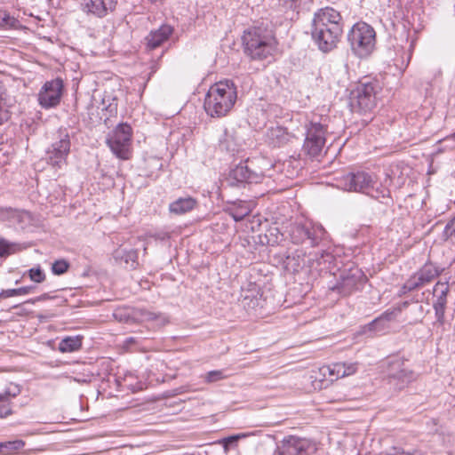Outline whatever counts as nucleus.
Here are the masks:
<instances>
[{
	"instance_id": "29",
	"label": "nucleus",
	"mask_w": 455,
	"mask_h": 455,
	"mask_svg": "<svg viewBox=\"0 0 455 455\" xmlns=\"http://www.w3.org/2000/svg\"><path fill=\"white\" fill-rule=\"evenodd\" d=\"M341 365L337 363H333L328 365H323L319 369L320 375L331 381L340 379V369Z\"/></svg>"
},
{
	"instance_id": "34",
	"label": "nucleus",
	"mask_w": 455,
	"mask_h": 455,
	"mask_svg": "<svg viewBox=\"0 0 455 455\" xmlns=\"http://www.w3.org/2000/svg\"><path fill=\"white\" fill-rule=\"evenodd\" d=\"M342 366L340 369V379L355 374L358 370L357 362H339Z\"/></svg>"
},
{
	"instance_id": "4",
	"label": "nucleus",
	"mask_w": 455,
	"mask_h": 455,
	"mask_svg": "<svg viewBox=\"0 0 455 455\" xmlns=\"http://www.w3.org/2000/svg\"><path fill=\"white\" fill-rule=\"evenodd\" d=\"M354 52L360 58L368 56L374 49L376 33L371 26L365 22H357L347 35Z\"/></svg>"
},
{
	"instance_id": "38",
	"label": "nucleus",
	"mask_w": 455,
	"mask_h": 455,
	"mask_svg": "<svg viewBox=\"0 0 455 455\" xmlns=\"http://www.w3.org/2000/svg\"><path fill=\"white\" fill-rule=\"evenodd\" d=\"M15 245V243H10L4 238H0V258L10 255Z\"/></svg>"
},
{
	"instance_id": "26",
	"label": "nucleus",
	"mask_w": 455,
	"mask_h": 455,
	"mask_svg": "<svg viewBox=\"0 0 455 455\" xmlns=\"http://www.w3.org/2000/svg\"><path fill=\"white\" fill-rule=\"evenodd\" d=\"M290 235L294 243H302L306 242L307 235H308L307 220L292 225Z\"/></svg>"
},
{
	"instance_id": "5",
	"label": "nucleus",
	"mask_w": 455,
	"mask_h": 455,
	"mask_svg": "<svg viewBox=\"0 0 455 455\" xmlns=\"http://www.w3.org/2000/svg\"><path fill=\"white\" fill-rule=\"evenodd\" d=\"M386 380L390 388L401 391L415 380V373L405 366V362L399 357L389 358L384 371Z\"/></svg>"
},
{
	"instance_id": "17",
	"label": "nucleus",
	"mask_w": 455,
	"mask_h": 455,
	"mask_svg": "<svg viewBox=\"0 0 455 455\" xmlns=\"http://www.w3.org/2000/svg\"><path fill=\"white\" fill-rule=\"evenodd\" d=\"M331 25H342L340 13L331 7H324L315 12L311 28L329 27Z\"/></svg>"
},
{
	"instance_id": "12",
	"label": "nucleus",
	"mask_w": 455,
	"mask_h": 455,
	"mask_svg": "<svg viewBox=\"0 0 455 455\" xmlns=\"http://www.w3.org/2000/svg\"><path fill=\"white\" fill-rule=\"evenodd\" d=\"M64 84L60 78L45 82L38 94V104L44 109L57 107L60 103L63 94Z\"/></svg>"
},
{
	"instance_id": "16",
	"label": "nucleus",
	"mask_w": 455,
	"mask_h": 455,
	"mask_svg": "<svg viewBox=\"0 0 455 455\" xmlns=\"http://www.w3.org/2000/svg\"><path fill=\"white\" fill-rule=\"evenodd\" d=\"M117 4V0H82L83 11L97 18H103L112 12Z\"/></svg>"
},
{
	"instance_id": "54",
	"label": "nucleus",
	"mask_w": 455,
	"mask_h": 455,
	"mask_svg": "<svg viewBox=\"0 0 455 455\" xmlns=\"http://www.w3.org/2000/svg\"><path fill=\"white\" fill-rule=\"evenodd\" d=\"M220 145L224 146V141L222 140H220Z\"/></svg>"
},
{
	"instance_id": "11",
	"label": "nucleus",
	"mask_w": 455,
	"mask_h": 455,
	"mask_svg": "<svg viewBox=\"0 0 455 455\" xmlns=\"http://www.w3.org/2000/svg\"><path fill=\"white\" fill-rule=\"evenodd\" d=\"M316 445L311 440L296 435H287L277 445L278 455H311Z\"/></svg>"
},
{
	"instance_id": "49",
	"label": "nucleus",
	"mask_w": 455,
	"mask_h": 455,
	"mask_svg": "<svg viewBox=\"0 0 455 455\" xmlns=\"http://www.w3.org/2000/svg\"><path fill=\"white\" fill-rule=\"evenodd\" d=\"M237 439H238V436H236V435L229 436V437L225 439V443H233V442L236 441Z\"/></svg>"
},
{
	"instance_id": "41",
	"label": "nucleus",
	"mask_w": 455,
	"mask_h": 455,
	"mask_svg": "<svg viewBox=\"0 0 455 455\" xmlns=\"http://www.w3.org/2000/svg\"><path fill=\"white\" fill-rule=\"evenodd\" d=\"M20 393V388L18 385L11 384L8 386L5 390L1 393L4 396H7L9 399H12L16 397Z\"/></svg>"
},
{
	"instance_id": "46",
	"label": "nucleus",
	"mask_w": 455,
	"mask_h": 455,
	"mask_svg": "<svg viewBox=\"0 0 455 455\" xmlns=\"http://www.w3.org/2000/svg\"><path fill=\"white\" fill-rule=\"evenodd\" d=\"M120 318L118 319L120 322L129 323L130 321H133L134 318L131 315H119Z\"/></svg>"
},
{
	"instance_id": "21",
	"label": "nucleus",
	"mask_w": 455,
	"mask_h": 455,
	"mask_svg": "<svg viewBox=\"0 0 455 455\" xmlns=\"http://www.w3.org/2000/svg\"><path fill=\"white\" fill-rule=\"evenodd\" d=\"M14 104V98L0 84V125L4 124L11 118V108Z\"/></svg>"
},
{
	"instance_id": "32",
	"label": "nucleus",
	"mask_w": 455,
	"mask_h": 455,
	"mask_svg": "<svg viewBox=\"0 0 455 455\" xmlns=\"http://www.w3.org/2000/svg\"><path fill=\"white\" fill-rule=\"evenodd\" d=\"M449 291V284L447 282H438L433 290V294L437 298V304L443 306L446 302V296Z\"/></svg>"
},
{
	"instance_id": "18",
	"label": "nucleus",
	"mask_w": 455,
	"mask_h": 455,
	"mask_svg": "<svg viewBox=\"0 0 455 455\" xmlns=\"http://www.w3.org/2000/svg\"><path fill=\"white\" fill-rule=\"evenodd\" d=\"M395 321V315H380L368 324L362 327L360 334H380L385 333L391 328Z\"/></svg>"
},
{
	"instance_id": "45",
	"label": "nucleus",
	"mask_w": 455,
	"mask_h": 455,
	"mask_svg": "<svg viewBox=\"0 0 455 455\" xmlns=\"http://www.w3.org/2000/svg\"><path fill=\"white\" fill-rule=\"evenodd\" d=\"M451 142L450 147H455V132L442 140V143Z\"/></svg>"
},
{
	"instance_id": "22",
	"label": "nucleus",
	"mask_w": 455,
	"mask_h": 455,
	"mask_svg": "<svg viewBox=\"0 0 455 455\" xmlns=\"http://www.w3.org/2000/svg\"><path fill=\"white\" fill-rule=\"evenodd\" d=\"M196 205V200L191 196L180 197L169 205L172 213L181 215L192 211Z\"/></svg>"
},
{
	"instance_id": "52",
	"label": "nucleus",
	"mask_w": 455,
	"mask_h": 455,
	"mask_svg": "<svg viewBox=\"0 0 455 455\" xmlns=\"http://www.w3.org/2000/svg\"><path fill=\"white\" fill-rule=\"evenodd\" d=\"M0 454H4V447L2 443H0Z\"/></svg>"
},
{
	"instance_id": "3",
	"label": "nucleus",
	"mask_w": 455,
	"mask_h": 455,
	"mask_svg": "<svg viewBox=\"0 0 455 455\" xmlns=\"http://www.w3.org/2000/svg\"><path fill=\"white\" fill-rule=\"evenodd\" d=\"M381 86L378 80L365 78L360 81L356 88L351 92L350 107L352 111L366 113L371 111L377 103L378 94Z\"/></svg>"
},
{
	"instance_id": "15",
	"label": "nucleus",
	"mask_w": 455,
	"mask_h": 455,
	"mask_svg": "<svg viewBox=\"0 0 455 455\" xmlns=\"http://www.w3.org/2000/svg\"><path fill=\"white\" fill-rule=\"evenodd\" d=\"M262 176L251 171L246 163H242L232 169L226 178V184L228 187H239L244 184L259 183Z\"/></svg>"
},
{
	"instance_id": "30",
	"label": "nucleus",
	"mask_w": 455,
	"mask_h": 455,
	"mask_svg": "<svg viewBox=\"0 0 455 455\" xmlns=\"http://www.w3.org/2000/svg\"><path fill=\"white\" fill-rule=\"evenodd\" d=\"M268 138L274 147H280L288 141V134L282 127L272 128L268 132Z\"/></svg>"
},
{
	"instance_id": "43",
	"label": "nucleus",
	"mask_w": 455,
	"mask_h": 455,
	"mask_svg": "<svg viewBox=\"0 0 455 455\" xmlns=\"http://www.w3.org/2000/svg\"><path fill=\"white\" fill-rule=\"evenodd\" d=\"M33 303H34L33 300L28 299V300L12 305L11 307V308H15V309L20 308V313H32L31 309L29 308V306H31Z\"/></svg>"
},
{
	"instance_id": "23",
	"label": "nucleus",
	"mask_w": 455,
	"mask_h": 455,
	"mask_svg": "<svg viewBox=\"0 0 455 455\" xmlns=\"http://www.w3.org/2000/svg\"><path fill=\"white\" fill-rule=\"evenodd\" d=\"M83 336H67L59 343V350L61 353H72L77 351L82 347Z\"/></svg>"
},
{
	"instance_id": "36",
	"label": "nucleus",
	"mask_w": 455,
	"mask_h": 455,
	"mask_svg": "<svg viewBox=\"0 0 455 455\" xmlns=\"http://www.w3.org/2000/svg\"><path fill=\"white\" fill-rule=\"evenodd\" d=\"M12 414L11 399L0 393V419Z\"/></svg>"
},
{
	"instance_id": "13",
	"label": "nucleus",
	"mask_w": 455,
	"mask_h": 455,
	"mask_svg": "<svg viewBox=\"0 0 455 455\" xmlns=\"http://www.w3.org/2000/svg\"><path fill=\"white\" fill-rule=\"evenodd\" d=\"M70 146L68 133H60V139L54 141L46 150L45 158L47 163L54 168L61 169L67 164Z\"/></svg>"
},
{
	"instance_id": "51",
	"label": "nucleus",
	"mask_w": 455,
	"mask_h": 455,
	"mask_svg": "<svg viewBox=\"0 0 455 455\" xmlns=\"http://www.w3.org/2000/svg\"><path fill=\"white\" fill-rule=\"evenodd\" d=\"M133 343H134L133 339H132V338H130V339L126 341L125 345H132Z\"/></svg>"
},
{
	"instance_id": "50",
	"label": "nucleus",
	"mask_w": 455,
	"mask_h": 455,
	"mask_svg": "<svg viewBox=\"0 0 455 455\" xmlns=\"http://www.w3.org/2000/svg\"><path fill=\"white\" fill-rule=\"evenodd\" d=\"M407 306H411V304L405 302L404 303V307H407ZM411 306L414 307H419V305L417 303H413V304H411ZM419 307L422 310V306H419Z\"/></svg>"
},
{
	"instance_id": "39",
	"label": "nucleus",
	"mask_w": 455,
	"mask_h": 455,
	"mask_svg": "<svg viewBox=\"0 0 455 455\" xmlns=\"http://www.w3.org/2000/svg\"><path fill=\"white\" fill-rule=\"evenodd\" d=\"M2 443H3L4 451V450L18 451V450L22 449L25 446V443L22 440L8 441V442H4Z\"/></svg>"
},
{
	"instance_id": "55",
	"label": "nucleus",
	"mask_w": 455,
	"mask_h": 455,
	"mask_svg": "<svg viewBox=\"0 0 455 455\" xmlns=\"http://www.w3.org/2000/svg\"><path fill=\"white\" fill-rule=\"evenodd\" d=\"M325 256L331 258V255L328 253H326Z\"/></svg>"
},
{
	"instance_id": "7",
	"label": "nucleus",
	"mask_w": 455,
	"mask_h": 455,
	"mask_svg": "<svg viewBox=\"0 0 455 455\" xmlns=\"http://www.w3.org/2000/svg\"><path fill=\"white\" fill-rule=\"evenodd\" d=\"M326 128L320 123L311 122L307 125L303 151L310 157L316 158L323 151L326 142Z\"/></svg>"
},
{
	"instance_id": "48",
	"label": "nucleus",
	"mask_w": 455,
	"mask_h": 455,
	"mask_svg": "<svg viewBox=\"0 0 455 455\" xmlns=\"http://www.w3.org/2000/svg\"><path fill=\"white\" fill-rule=\"evenodd\" d=\"M395 455H424L421 451L414 450L412 452H402Z\"/></svg>"
},
{
	"instance_id": "44",
	"label": "nucleus",
	"mask_w": 455,
	"mask_h": 455,
	"mask_svg": "<svg viewBox=\"0 0 455 455\" xmlns=\"http://www.w3.org/2000/svg\"><path fill=\"white\" fill-rule=\"evenodd\" d=\"M438 144L441 147L437 148V150H436L437 153H441V152H443V151H444L446 149L455 148V147H450L451 142L442 143V140L438 141Z\"/></svg>"
},
{
	"instance_id": "40",
	"label": "nucleus",
	"mask_w": 455,
	"mask_h": 455,
	"mask_svg": "<svg viewBox=\"0 0 455 455\" xmlns=\"http://www.w3.org/2000/svg\"><path fill=\"white\" fill-rule=\"evenodd\" d=\"M28 275L36 283H42L45 278V275L40 267L29 269Z\"/></svg>"
},
{
	"instance_id": "10",
	"label": "nucleus",
	"mask_w": 455,
	"mask_h": 455,
	"mask_svg": "<svg viewBox=\"0 0 455 455\" xmlns=\"http://www.w3.org/2000/svg\"><path fill=\"white\" fill-rule=\"evenodd\" d=\"M366 280V276L359 268L353 267L341 273L339 280L331 288V291L342 296H348L355 291L362 290Z\"/></svg>"
},
{
	"instance_id": "1",
	"label": "nucleus",
	"mask_w": 455,
	"mask_h": 455,
	"mask_svg": "<svg viewBox=\"0 0 455 455\" xmlns=\"http://www.w3.org/2000/svg\"><path fill=\"white\" fill-rule=\"evenodd\" d=\"M242 40L244 53L251 60H265L271 56L276 49V40L273 30L264 24L246 29Z\"/></svg>"
},
{
	"instance_id": "9",
	"label": "nucleus",
	"mask_w": 455,
	"mask_h": 455,
	"mask_svg": "<svg viewBox=\"0 0 455 455\" xmlns=\"http://www.w3.org/2000/svg\"><path fill=\"white\" fill-rule=\"evenodd\" d=\"M132 140V127L126 124H121L107 138V145L111 151L124 160L129 159V148Z\"/></svg>"
},
{
	"instance_id": "2",
	"label": "nucleus",
	"mask_w": 455,
	"mask_h": 455,
	"mask_svg": "<svg viewBox=\"0 0 455 455\" xmlns=\"http://www.w3.org/2000/svg\"><path fill=\"white\" fill-rule=\"evenodd\" d=\"M236 99V87L233 81H220L210 87L204 99V108L211 117L221 118L231 111Z\"/></svg>"
},
{
	"instance_id": "25",
	"label": "nucleus",
	"mask_w": 455,
	"mask_h": 455,
	"mask_svg": "<svg viewBox=\"0 0 455 455\" xmlns=\"http://www.w3.org/2000/svg\"><path fill=\"white\" fill-rule=\"evenodd\" d=\"M308 235H307V241H308L311 246L317 245L325 235V230L320 224H315L311 221H307Z\"/></svg>"
},
{
	"instance_id": "8",
	"label": "nucleus",
	"mask_w": 455,
	"mask_h": 455,
	"mask_svg": "<svg viewBox=\"0 0 455 455\" xmlns=\"http://www.w3.org/2000/svg\"><path fill=\"white\" fill-rule=\"evenodd\" d=\"M343 33V25L311 28L313 41L323 52H329L337 47Z\"/></svg>"
},
{
	"instance_id": "14",
	"label": "nucleus",
	"mask_w": 455,
	"mask_h": 455,
	"mask_svg": "<svg viewBox=\"0 0 455 455\" xmlns=\"http://www.w3.org/2000/svg\"><path fill=\"white\" fill-rule=\"evenodd\" d=\"M441 271L433 263L427 262L404 283L403 289L408 291L419 289L432 282Z\"/></svg>"
},
{
	"instance_id": "24",
	"label": "nucleus",
	"mask_w": 455,
	"mask_h": 455,
	"mask_svg": "<svg viewBox=\"0 0 455 455\" xmlns=\"http://www.w3.org/2000/svg\"><path fill=\"white\" fill-rule=\"evenodd\" d=\"M284 268L291 273H297L305 266V256L298 252L289 255L283 260Z\"/></svg>"
},
{
	"instance_id": "33",
	"label": "nucleus",
	"mask_w": 455,
	"mask_h": 455,
	"mask_svg": "<svg viewBox=\"0 0 455 455\" xmlns=\"http://www.w3.org/2000/svg\"><path fill=\"white\" fill-rule=\"evenodd\" d=\"M399 172V168L397 166L391 168L386 172V180L385 183L388 186H395V188H400L403 182V178L398 176L395 178L396 174Z\"/></svg>"
},
{
	"instance_id": "57",
	"label": "nucleus",
	"mask_w": 455,
	"mask_h": 455,
	"mask_svg": "<svg viewBox=\"0 0 455 455\" xmlns=\"http://www.w3.org/2000/svg\"><path fill=\"white\" fill-rule=\"evenodd\" d=\"M113 315L115 316L116 319H117V315L116 314H114Z\"/></svg>"
},
{
	"instance_id": "19",
	"label": "nucleus",
	"mask_w": 455,
	"mask_h": 455,
	"mask_svg": "<svg viewBox=\"0 0 455 455\" xmlns=\"http://www.w3.org/2000/svg\"><path fill=\"white\" fill-rule=\"evenodd\" d=\"M173 33V28L170 25H162L158 29L152 30L146 37L147 46L153 50L159 47Z\"/></svg>"
},
{
	"instance_id": "35",
	"label": "nucleus",
	"mask_w": 455,
	"mask_h": 455,
	"mask_svg": "<svg viewBox=\"0 0 455 455\" xmlns=\"http://www.w3.org/2000/svg\"><path fill=\"white\" fill-rule=\"evenodd\" d=\"M33 286H24L17 289H8L0 293V298H10L13 296L25 295L31 292Z\"/></svg>"
},
{
	"instance_id": "53",
	"label": "nucleus",
	"mask_w": 455,
	"mask_h": 455,
	"mask_svg": "<svg viewBox=\"0 0 455 455\" xmlns=\"http://www.w3.org/2000/svg\"><path fill=\"white\" fill-rule=\"evenodd\" d=\"M225 148H226V149H227V150H232V149L230 148L229 145H226V146H225Z\"/></svg>"
},
{
	"instance_id": "37",
	"label": "nucleus",
	"mask_w": 455,
	"mask_h": 455,
	"mask_svg": "<svg viewBox=\"0 0 455 455\" xmlns=\"http://www.w3.org/2000/svg\"><path fill=\"white\" fill-rule=\"evenodd\" d=\"M69 263L66 259L55 260L52 265V271L54 275H60L68 271Z\"/></svg>"
},
{
	"instance_id": "31",
	"label": "nucleus",
	"mask_w": 455,
	"mask_h": 455,
	"mask_svg": "<svg viewBox=\"0 0 455 455\" xmlns=\"http://www.w3.org/2000/svg\"><path fill=\"white\" fill-rule=\"evenodd\" d=\"M21 212L12 207H0V221L20 222Z\"/></svg>"
},
{
	"instance_id": "56",
	"label": "nucleus",
	"mask_w": 455,
	"mask_h": 455,
	"mask_svg": "<svg viewBox=\"0 0 455 455\" xmlns=\"http://www.w3.org/2000/svg\"><path fill=\"white\" fill-rule=\"evenodd\" d=\"M410 310L411 311H416L417 309L416 308H411Z\"/></svg>"
},
{
	"instance_id": "28",
	"label": "nucleus",
	"mask_w": 455,
	"mask_h": 455,
	"mask_svg": "<svg viewBox=\"0 0 455 455\" xmlns=\"http://www.w3.org/2000/svg\"><path fill=\"white\" fill-rule=\"evenodd\" d=\"M253 287L255 288L256 295L254 294L253 289L248 290L245 291V294L243 295L242 304L246 310L257 309L259 306V299L257 298V295L259 293V286L257 284H253ZM243 292H244L243 289Z\"/></svg>"
},
{
	"instance_id": "42",
	"label": "nucleus",
	"mask_w": 455,
	"mask_h": 455,
	"mask_svg": "<svg viewBox=\"0 0 455 455\" xmlns=\"http://www.w3.org/2000/svg\"><path fill=\"white\" fill-rule=\"evenodd\" d=\"M225 378L222 371H211L206 373L205 380L209 383L215 382Z\"/></svg>"
},
{
	"instance_id": "6",
	"label": "nucleus",
	"mask_w": 455,
	"mask_h": 455,
	"mask_svg": "<svg viewBox=\"0 0 455 455\" xmlns=\"http://www.w3.org/2000/svg\"><path fill=\"white\" fill-rule=\"evenodd\" d=\"M338 187L346 191L364 193L372 197L374 195V177L365 172H348L337 179Z\"/></svg>"
},
{
	"instance_id": "27",
	"label": "nucleus",
	"mask_w": 455,
	"mask_h": 455,
	"mask_svg": "<svg viewBox=\"0 0 455 455\" xmlns=\"http://www.w3.org/2000/svg\"><path fill=\"white\" fill-rule=\"evenodd\" d=\"M113 256L116 260L124 261L126 265L130 264L132 268H135L138 265V252L135 250L126 251L119 248L113 252Z\"/></svg>"
},
{
	"instance_id": "47",
	"label": "nucleus",
	"mask_w": 455,
	"mask_h": 455,
	"mask_svg": "<svg viewBox=\"0 0 455 455\" xmlns=\"http://www.w3.org/2000/svg\"><path fill=\"white\" fill-rule=\"evenodd\" d=\"M16 20L12 18H11L10 16L8 15H4V17L3 18V22L5 24V25H12V23H14Z\"/></svg>"
},
{
	"instance_id": "20",
	"label": "nucleus",
	"mask_w": 455,
	"mask_h": 455,
	"mask_svg": "<svg viewBox=\"0 0 455 455\" xmlns=\"http://www.w3.org/2000/svg\"><path fill=\"white\" fill-rule=\"evenodd\" d=\"M252 207V202L239 200L228 206L226 212L228 213L235 221L238 222L243 220L251 212Z\"/></svg>"
}]
</instances>
